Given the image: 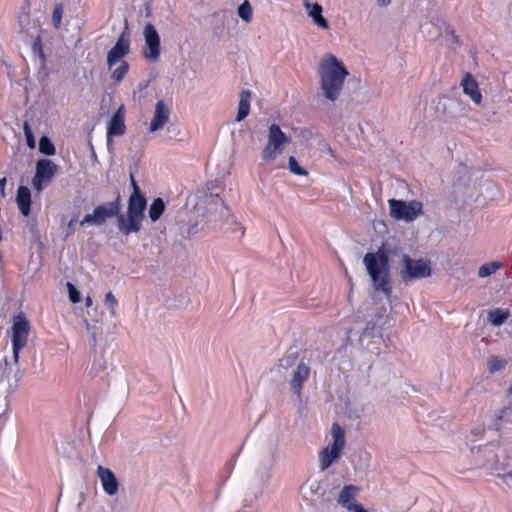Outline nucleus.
Listing matches in <instances>:
<instances>
[{"label": "nucleus", "instance_id": "nucleus-30", "mask_svg": "<svg viewBox=\"0 0 512 512\" xmlns=\"http://www.w3.org/2000/svg\"><path fill=\"white\" fill-rule=\"evenodd\" d=\"M63 16V5L62 3H58L54 6L52 12V23L55 29H59L62 23Z\"/></svg>", "mask_w": 512, "mask_h": 512}, {"label": "nucleus", "instance_id": "nucleus-8", "mask_svg": "<svg viewBox=\"0 0 512 512\" xmlns=\"http://www.w3.org/2000/svg\"><path fill=\"white\" fill-rule=\"evenodd\" d=\"M390 215L396 220L413 221L418 215L422 214L423 206L421 202L390 199L388 201Z\"/></svg>", "mask_w": 512, "mask_h": 512}, {"label": "nucleus", "instance_id": "nucleus-40", "mask_svg": "<svg viewBox=\"0 0 512 512\" xmlns=\"http://www.w3.org/2000/svg\"><path fill=\"white\" fill-rule=\"evenodd\" d=\"M7 179L6 177H3L0 179V197H5V185H6Z\"/></svg>", "mask_w": 512, "mask_h": 512}, {"label": "nucleus", "instance_id": "nucleus-21", "mask_svg": "<svg viewBox=\"0 0 512 512\" xmlns=\"http://www.w3.org/2000/svg\"><path fill=\"white\" fill-rule=\"evenodd\" d=\"M358 491V488L354 485H345L343 489L340 491L339 497H338V503L342 505L345 508H348V506H351L353 503L352 500H354L356 492Z\"/></svg>", "mask_w": 512, "mask_h": 512}, {"label": "nucleus", "instance_id": "nucleus-12", "mask_svg": "<svg viewBox=\"0 0 512 512\" xmlns=\"http://www.w3.org/2000/svg\"><path fill=\"white\" fill-rule=\"evenodd\" d=\"M130 52V38L127 28L118 37L115 45L107 54V64L111 68L116 62L121 60Z\"/></svg>", "mask_w": 512, "mask_h": 512}, {"label": "nucleus", "instance_id": "nucleus-9", "mask_svg": "<svg viewBox=\"0 0 512 512\" xmlns=\"http://www.w3.org/2000/svg\"><path fill=\"white\" fill-rule=\"evenodd\" d=\"M58 166L49 159H39L36 162V171L32 184L37 191H42L53 180Z\"/></svg>", "mask_w": 512, "mask_h": 512}, {"label": "nucleus", "instance_id": "nucleus-1", "mask_svg": "<svg viewBox=\"0 0 512 512\" xmlns=\"http://www.w3.org/2000/svg\"><path fill=\"white\" fill-rule=\"evenodd\" d=\"M319 74L324 96L335 101L339 97L344 80L348 75L347 69L333 54H327L319 64Z\"/></svg>", "mask_w": 512, "mask_h": 512}, {"label": "nucleus", "instance_id": "nucleus-36", "mask_svg": "<svg viewBox=\"0 0 512 512\" xmlns=\"http://www.w3.org/2000/svg\"><path fill=\"white\" fill-rule=\"evenodd\" d=\"M512 414V406H509V407H503L500 411H499V414L496 416V421H495V429L496 430H500L501 429V421L508 415H511Z\"/></svg>", "mask_w": 512, "mask_h": 512}, {"label": "nucleus", "instance_id": "nucleus-24", "mask_svg": "<svg viewBox=\"0 0 512 512\" xmlns=\"http://www.w3.org/2000/svg\"><path fill=\"white\" fill-rule=\"evenodd\" d=\"M322 6L318 3H314L309 12L313 21L321 28L327 29L329 27L327 20L322 16Z\"/></svg>", "mask_w": 512, "mask_h": 512}, {"label": "nucleus", "instance_id": "nucleus-7", "mask_svg": "<svg viewBox=\"0 0 512 512\" xmlns=\"http://www.w3.org/2000/svg\"><path fill=\"white\" fill-rule=\"evenodd\" d=\"M30 324L23 314L15 317L12 325V350L15 362H18L20 351L27 345Z\"/></svg>", "mask_w": 512, "mask_h": 512}, {"label": "nucleus", "instance_id": "nucleus-35", "mask_svg": "<svg viewBox=\"0 0 512 512\" xmlns=\"http://www.w3.org/2000/svg\"><path fill=\"white\" fill-rule=\"evenodd\" d=\"M105 304L109 308L111 315L114 316L116 314V306L118 305V301L111 291L107 292L105 295Z\"/></svg>", "mask_w": 512, "mask_h": 512}, {"label": "nucleus", "instance_id": "nucleus-20", "mask_svg": "<svg viewBox=\"0 0 512 512\" xmlns=\"http://www.w3.org/2000/svg\"><path fill=\"white\" fill-rule=\"evenodd\" d=\"M251 93L248 90H242L239 95V106L236 121L240 122L246 118L250 112Z\"/></svg>", "mask_w": 512, "mask_h": 512}, {"label": "nucleus", "instance_id": "nucleus-6", "mask_svg": "<svg viewBox=\"0 0 512 512\" xmlns=\"http://www.w3.org/2000/svg\"><path fill=\"white\" fill-rule=\"evenodd\" d=\"M288 142L289 139L281 128L277 124H272L269 127L268 142L261 153L263 161H274L283 152V145Z\"/></svg>", "mask_w": 512, "mask_h": 512}, {"label": "nucleus", "instance_id": "nucleus-34", "mask_svg": "<svg viewBox=\"0 0 512 512\" xmlns=\"http://www.w3.org/2000/svg\"><path fill=\"white\" fill-rule=\"evenodd\" d=\"M66 287L68 290L69 300L73 304L79 303L81 301V294L79 290L71 282H67Z\"/></svg>", "mask_w": 512, "mask_h": 512}, {"label": "nucleus", "instance_id": "nucleus-42", "mask_svg": "<svg viewBox=\"0 0 512 512\" xmlns=\"http://www.w3.org/2000/svg\"><path fill=\"white\" fill-rule=\"evenodd\" d=\"M92 304H93V300H92V298H91L90 296H87V297L85 298V306H86V307H91V306H92Z\"/></svg>", "mask_w": 512, "mask_h": 512}, {"label": "nucleus", "instance_id": "nucleus-31", "mask_svg": "<svg viewBox=\"0 0 512 512\" xmlns=\"http://www.w3.org/2000/svg\"><path fill=\"white\" fill-rule=\"evenodd\" d=\"M31 47H32L33 53L36 54L41 59L42 62H45L46 57L44 54L43 43H42V39L40 36H37L33 39Z\"/></svg>", "mask_w": 512, "mask_h": 512}, {"label": "nucleus", "instance_id": "nucleus-32", "mask_svg": "<svg viewBox=\"0 0 512 512\" xmlns=\"http://www.w3.org/2000/svg\"><path fill=\"white\" fill-rule=\"evenodd\" d=\"M288 165L290 171L295 175L306 176L308 174V171L298 164L294 156L289 157Z\"/></svg>", "mask_w": 512, "mask_h": 512}, {"label": "nucleus", "instance_id": "nucleus-39", "mask_svg": "<svg viewBox=\"0 0 512 512\" xmlns=\"http://www.w3.org/2000/svg\"><path fill=\"white\" fill-rule=\"evenodd\" d=\"M348 512H367L361 504L354 503L347 508Z\"/></svg>", "mask_w": 512, "mask_h": 512}, {"label": "nucleus", "instance_id": "nucleus-11", "mask_svg": "<svg viewBox=\"0 0 512 512\" xmlns=\"http://www.w3.org/2000/svg\"><path fill=\"white\" fill-rule=\"evenodd\" d=\"M143 219L144 215H139L129 211L124 215L119 212L117 216V227L123 235L137 233L142 228Z\"/></svg>", "mask_w": 512, "mask_h": 512}, {"label": "nucleus", "instance_id": "nucleus-25", "mask_svg": "<svg viewBox=\"0 0 512 512\" xmlns=\"http://www.w3.org/2000/svg\"><path fill=\"white\" fill-rule=\"evenodd\" d=\"M487 364L489 372L496 373L506 367L507 360L499 356H490L487 360Z\"/></svg>", "mask_w": 512, "mask_h": 512}, {"label": "nucleus", "instance_id": "nucleus-22", "mask_svg": "<svg viewBox=\"0 0 512 512\" xmlns=\"http://www.w3.org/2000/svg\"><path fill=\"white\" fill-rule=\"evenodd\" d=\"M509 316V311L501 308H495L488 311V321L493 326L502 325L509 318Z\"/></svg>", "mask_w": 512, "mask_h": 512}, {"label": "nucleus", "instance_id": "nucleus-23", "mask_svg": "<svg viewBox=\"0 0 512 512\" xmlns=\"http://www.w3.org/2000/svg\"><path fill=\"white\" fill-rule=\"evenodd\" d=\"M165 211V203L162 198L153 200L149 207V217L152 222H156Z\"/></svg>", "mask_w": 512, "mask_h": 512}, {"label": "nucleus", "instance_id": "nucleus-5", "mask_svg": "<svg viewBox=\"0 0 512 512\" xmlns=\"http://www.w3.org/2000/svg\"><path fill=\"white\" fill-rule=\"evenodd\" d=\"M121 209V196L118 193L115 199L111 202L98 205L94 208L92 214H86L79 222L80 226L85 224L102 225L107 219L118 216Z\"/></svg>", "mask_w": 512, "mask_h": 512}, {"label": "nucleus", "instance_id": "nucleus-17", "mask_svg": "<svg viewBox=\"0 0 512 512\" xmlns=\"http://www.w3.org/2000/svg\"><path fill=\"white\" fill-rule=\"evenodd\" d=\"M97 474L101 480L103 490L108 495H114L118 491V481L115 474L101 465L97 468Z\"/></svg>", "mask_w": 512, "mask_h": 512}, {"label": "nucleus", "instance_id": "nucleus-19", "mask_svg": "<svg viewBox=\"0 0 512 512\" xmlns=\"http://www.w3.org/2000/svg\"><path fill=\"white\" fill-rule=\"evenodd\" d=\"M16 202L22 215L28 216L31 211V193L26 186H19Z\"/></svg>", "mask_w": 512, "mask_h": 512}, {"label": "nucleus", "instance_id": "nucleus-4", "mask_svg": "<svg viewBox=\"0 0 512 512\" xmlns=\"http://www.w3.org/2000/svg\"><path fill=\"white\" fill-rule=\"evenodd\" d=\"M402 269L400 277L404 283H409L416 279L427 278L431 275L432 269L430 262L424 259H412L409 255L402 256Z\"/></svg>", "mask_w": 512, "mask_h": 512}, {"label": "nucleus", "instance_id": "nucleus-15", "mask_svg": "<svg viewBox=\"0 0 512 512\" xmlns=\"http://www.w3.org/2000/svg\"><path fill=\"white\" fill-rule=\"evenodd\" d=\"M170 109L163 100L157 101L153 118L149 125V131L155 132L162 129L169 121Z\"/></svg>", "mask_w": 512, "mask_h": 512}, {"label": "nucleus", "instance_id": "nucleus-27", "mask_svg": "<svg viewBox=\"0 0 512 512\" xmlns=\"http://www.w3.org/2000/svg\"><path fill=\"white\" fill-rule=\"evenodd\" d=\"M129 71V64L122 61L121 64L112 72L111 78L114 82H121Z\"/></svg>", "mask_w": 512, "mask_h": 512}, {"label": "nucleus", "instance_id": "nucleus-38", "mask_svg": "<svg viewBox=\"0 0 512 512\" xmlns=\"http://www.w3.org/2000/svg\"><path fill=\"white\" fill-rule=\"evenodd\" d=\"M77 222H78V216L73 215L72 218L70 219V221L68 222L66 236H69L72 233H74V231L76 230Z\"/></svg>", "mask_w": 512, "mask_h": 512}, {"label": "nucleus", "instance_id": "nucleus-28", "mask_svg": "<svg viewBox=\"0 0 512 512\" xmlns=\"http://www.w3.org/2000/svg\"><path fill=\"white\" fill-rule=\"evenodd\" d=\"M500 268H501V263H499V262L485 263L479 268L478 275L480 277H487V276L495 273Z\"/></svg>", "mask_w": 512, "mask_h": 512}, {"label": "nucleus", "instance_id": "nucleus-33", "mask_svg": "<svg viewBox=\"0 0 512 512\" xmlns=\"http://www.w3.org/2000/svg\"><path fill=\"white\" fill-rule=\"evenodd\" d=\"M23 130L26 138V144L30 149H34L36 145V140L34 137V134L32 132V129L28 122H24Z\"/></svg>", "mask_w": 512, "mask_h": 512}, {"label": "nucleus", "instance_id": "nucleus-10", "mask_svg": "<svg viewBox=\"0 0 512 512\" xmlns=\"http://www.w3.org/2000/svg\"><path fill=\"white\" fill-rule=\"evenodd\" d=\"M144 39V58L150 62H157L161 54V43L159 34L151 23H147L144 27Z\"/></svg>", "mask_w": 512, "mask_h": 512}, {"label": "nucleus", "instance_id": "nucleus-2", "mask_svg": "<svg viewBox=\"0 0 512 512\" xmlns=\"http://www.w3.org/2000/svg\"><path fill=\"white\" fill-rule=\"evenodd\" d=\"M368 275L371 278L375 290L383 292L390 298L392 295V286L390 279L389 257L383 250L375 253H366L363 257Z\"/></svg>", "mask_w": 512, "mask_h": 512}, {"label": "nucleus", "instance_id": "nucleus-16", "mask_svg": "<svg viewBox=\"0 0 512 512\" xmlns=\"http://www.w3.org/2000/svg\"><path fill=\"white\" fill-rule=\"evenodd\" d=\"M310 367L304 362H300L293 373L290 381L291 390L298 396H301L304 382L309 378Z\"/></svg>", "mask_w": 512, "mask_h": 512}, {"label": "nucleus", "instance_id": "nucleus-13", "mask_svg": "<svg viewBox=\"0 0 512 512\" xmlns=\"http://www.w3.org/2000/svg\"><path fill=\"white\" fill-rule=\"evenodd\" d=\"M126 132L125 108L121 105L112 116L107 127V145L112 143V137L122 136Z\"/></svg>", "mask_w": 512, "mask_h": 512}, {"label": "nucleus", "instance_id": "nucleus-3", "mask_svg": "<svg viewBox=\"0 0 512 512\" xmlns=\"http://www.w3.org/2000/svg\"><path fill=\"white\" fill-rule=\"evenodd\" d=\"M332 443L324 447L319 452V467L322 471L328 469L336 460L341 457V454L346 445L345 430L334 422L330 429Z\"/></svg>", "mask_w": 512, "mask_h": 512}, {"label": "nucleus", "instance_id": "nucleus-26", "mask_svg": "<svg viewBox=\"0 0 512 512\" xmlns=\"http://www.w3.org/2000/svg\"><path fill=\"white\" fill-rule=\"evenodd\" d=\"M39 151L46 156H53L56 153L54 144L47 136H42L40 138Z\"/></svg>", "mask_w": 512, "mask_h": 512}, {"label": "nucleus", "instance_id": "nucleus-37", "mask_svg": "<svg viewBox=\"0 0 512 512\" xmlns=\"http://www.w3.org/2000/svg\"><path fill=\"white\" fill-rule=\"evenodd\" d=\"M297 358H298V353L297 352L288 354V355L284 356L280 360V365L283 368L287 369V368L291 367L296 362Z\"/></svg>", "mask_w": 512, "mask_h": 512}, {"label": "nucleus", "instance_id": "nucleus-18", "mask_svg": "<svg viewBox=\"0 0 512 512\" xmlns=\"http://www.w3.org/2000/svg\"><path fill=\"white\" fill-rule=\"evenodd\" d=\"M464 94L470 97V99L477 105L482 102V94L479 89L478 82L470 74L466 73L461 81Z\"/></svg>", "mask_w": 512, "mask_h": 512}, {"label": "nucleus", "instance_id": "nucleus-14", "mask_svg": "<svg viewBox=\"0 0 512 512\" xmlns=\"http://www.w3.org/2000/svg\"><path fill=\"white\" fill-rule=\"evenodd\" d=\"M130 177H131V184L133 187V192L129 197L127 211L136 213L139 215H144V211L147 206V200H146L145 196L141 193L140 188L134 179V176L131 175Z\"/></svg>", "mask_w": 512, "mask_h": 512}, {"label": "nucleus", "instance_id": "nucleus-29", "mask_svg": "<svg viewBox=\"0 0 512 512\" xmlns=\"http://www.w3.org/2000/svg\"><path fill=\"white\" fill-rule=\"evenodd\" d=\"M239 17L249 23L252 20V7L248 0H245L238 8Z\"/></svg>", "mask_w": 512, "mask_h": 512}, {"label": "nucleus", "instance_id": "nucleus-41", "mask_svg": "<svg viewBox=\"0 0 512 512\" xmlns=\"http://www.w3.org/2000/svg\"><path fill=\"white\" fill-rule=\"evenodd\" d=\"M392 0H377L380 7H386L391 3Z\"/></svg>", "mask_w": 512, "mask_h": 512}]
</instances>
